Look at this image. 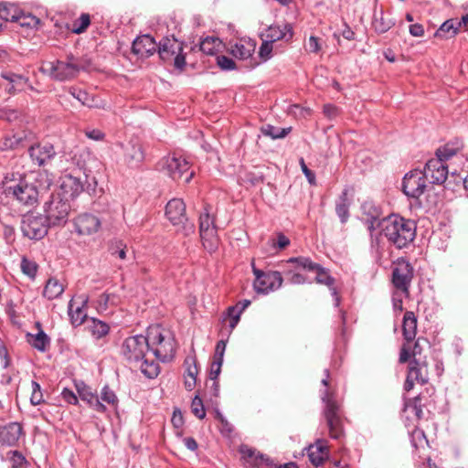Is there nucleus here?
I'll list each match as a JSON object with an SVG mask.
<instances>
[{"label":"nucleus","mask_w":468,"mask_h":468,"mask_svg":"<svg viewBox=\"0 0 468 468\" xmlns=\"http://www.w3.org/2000/svg\"><path fill=\"white\" fill-rule=\"evenodd\" d=\"M369 209V210H372V216L371 217H366V218H363V222L364 223H367V222H373V223H378V222H381V219L380 217H381V210L379 207H376L374 204L370 203V202H366L362 205V210L363 211H366L367 209Z\"/></svg>","instance_id":"603ef678"},{"label":"nucleus","mask_w":468,"mask_h":468,"mask_svg":"<svg viewBox=\"0 0 468 468\" xmlns=\"http://www.w3.org/2000/svg\"><path fill=\"white\" fill-rule=\"evenodd\" d=\"M96 303V307L99 311H106L110 305L118 304L119 297L114 293L105 292L99 296Z\"/></svg>","instance_id":"a18cd8bd"},{"label":"nucleus","mask_w":468,"mask_h":468,"mask_svg":"<svg viewBox=\"0 0 468 468\" xmlns=\"http://www.w3.org/2000/svg\"><path fill=\"white\" fill-rule=\"evenodd\" d=\"M408 375L410 378L415 379L416 383L426 384L429 380L427 363L419 358H412L410 360Z\"/></svg>","instance_id":"393cba45"},{"label":"nucleus","mask_w":468,"mask_h":468,"mask_svg":"<svg viewBox=\"0 0 468 468\" xmlns=\"http://www.w3.org/2000/svg\"><path fill=\"white\" fill-rule=\"evenodd\" d=\"M148 342L149 351H152L156 358L165 362L175 356V343L170 334L159 324L150 325L145 336Z\"/></svg>","instance_id":"20e7f679"},{"label":"nucleus","mask_w":468,"mask_h":468,"mask_svg":"<svg viewBox=\"0 0 468 468\" xmlns=\"http://www.w3.org/2000/svg\"><path fill=\"white\" fill-rule=\"evenodd\" d=\"M78 395L81 400L88 403V405L94 410L104 413L106 407L101 403L95 392L92 391L91 388L87 386L84 382L80 381L75 384Z\"/></svg>","instance_id":"6ab92c4d"},{"label":"nucleus","mask_w":468,"mask_h":468,"mask_svg":"<svg viewBox=\"0 0 468 468\" xmlns=\"http://www.w3.org/2000/svg\"><path fill=\"white\" fill-rule=\"evenodd\" d=\"M185 366L186 367L185 376L188 377V378H197V374H198V367H197V358L195 356H187L185 359Z\"/></svg>","instance_id":"4d7b16f0"},{"label":"nucleus","mask_w":468,"mask_h":468,"mask_svg":"<svg viewBox=\"0 0 468 468\" xmlns=\"http://www.w3.org/2000/svg\"><path fill=\"white\" fill-rule=\"evenodd\" d=\"M394 24L395 23L392 19L385 16L382 9L379 12L375 11L372 27L377 33H386L394 26Z\"/></svg>","instance_id":"72a5a7b5"},{"label":"nucleus","mask_w":468,"mask_h":468,"mask_svg":"<svg viewBox=\"0 0 468 468\" xmlns=\"http://www.w3.org/2000/svg\"><path fill=\"white\" fill-rule=\"evenodd\" d=\"M239 305L230 306L228 308L227 316L229 318V327L232 331L239 322L240 311H238Z\"/></svg>","instance_id":"052dcab7"},{"label":"nucleus","mask_w":468,"mask_h":468,"mask_svg":"<svg viewBox=\"0 0 468 468\" xmlns=\"http://www.w3.org/2000/svg\"><path fill=\"white\" fill-rule=\"evenodd\" d=\"M241 453L247 459L249 468L258 465L260 468L270 467L273 465L272 461L263 454H255V451L250 448L242 449Z\"/></svg>","instance_id":"7c9ffc66"},{"label":"nucleus","mask_w":468,"mask_h":468,"mask_svg":"<svg viewBox=\"0 0 468 468\" xmlns=\"http://www.w3.org/2000/svg\"><path fill=\"white\" fill-rule=\"evenodd\" d=\"M88 328L92 336L96 339L106 336L110 332L109 324L96 318L90 319Z\"/></svg>","instance_id":"58836bf2"},{"label":"nucleus","mask_w":468,"mask_h":468,"mask_svg":"<svg viewBox=\"0 0 468 468\" xmlns=\"http://www.w3.org/2000/svg\"><path fill=\"white\" fill-rule=\"evenodd\" d=\"M47 222L45 217L28 215L22 221V232L30 239H41L48 233Z\"/></svg>","instance_id":"4468645a"},{"label":"nucleus","mask_w":468,"mask_h":468,"mask_svg":"<svg viewBox=\"0 0 468 468\" xmlns=\"http://www.w3.org/2000/svg\"><path fill=\"white\" fill-rule=\"evenodd\" d=\"M7 459L11 468H27L29 466L26 457L18 451H10L7 453Z\"/></svg>","instance_id":"09e8293b"},{"label":"nucleus","mask_w":468,"mask_h":468,"mask_svg":"<svg viewBox=\"0 0 468 468\" xmlns=\"http://www.w3.org/2000/svg\"><path fill=\"white\" fill-rule=\"evenodd\" d=\"M12 10L14 11V15L8 16L6 19L10 20V22L16 23L21 27L27 28H37L40 23L39 18L33 16L30 13H24L17 6H12Z\"/></svg>","instance_id":"b1692460"},{"label":"nucleus","mask_w":468,"mask_h":468,"mask_svg":"<svg viewBox=\"0 0 468 468\" xmlns=\"http://www.w3.org/2000/svg\"><path fill=\"white\" fill-rule=\"evenodd\" d=\"M148 342L149 351H152L156 358L165 362L175 356V343L170 334L159 324L150 325L145 336Z\"/></svg>","instance_id":"7ed1b4c3"},{"label":"nucleus","mask_w":468,"mask_h":468,"mask_svg":"<svg viewBox=\"0 0 468 468\" xmlns=\"http://www.w3.org/2000/svg\"><path fill=\"white\" fill-rule=\"evenodd\" d=\"M159 165L161 170L176 181L182 179L186 175L184 181L189 183L194 176L193 172H189L190 165L187 160L182 156H177L176 154L164 157L159 162Z\"/></svg>","instance_id":"6e6552de"},{"label":"nucleus","mask_w":468,"mask_h":468,"mask_svg":"<svg viewBox=\"0 0 468 468\" xmlns=\"http://www.w3.org/2000/svg\"><path fill=\"white\" fill-rule=\"evenodd\" d=\"M417 334V317L411 311L404 314L402 321V335L407 343L411 342Z\"/></svg>","instance_id":"c756f323"},{"label":"nucleus","mask_w":468,"mask_h":468,"mask_svg":"<svg viewBox=\"0 0 468 468\" xmlns=\"http://www.w3.org/2000/svg\"><path fill=\"white\" fill-rule=\"evenodd\" d=\"M347 190L345 189L335 204V212L342 223H346L349 218L350 201L347 197Z\"/></svg>","instance_id":"e433bc0d"},{"label":"nucleus","mask_w":468,"mask_h":468,"mask_svg":"<svg viewBox=\"0 0 468 468\" xmlns=\"http://www.w3.org/2000/svg\"><path fill=\"white\" fill-rule=\"evenodd\" d=\"M215 220L209 215L207 208H205V211L200 214L199 217V233H203L208 230L216 229Z\"/></svg>","instance_id":"3c124183"},{"label":"nucleus","mask_w":468,"mask_h":468,"mask_svg":"<svg viewBox=\"0 0 468 468\" xmlns=\"http://www.w3.org/2000/svg\"><path fill=\"white\" fill-rule=\"evenodd\" d=\"M199 234L204 249L209 253L215 252L218 250L219 244L217 229Z\"/></svg>","instance_id":"c9c22d12"},{"label":"nucleus","mask_w":468,"mask_h":468,"mask_svg":"<svg viewBox=\"0 0 468 468\" xmlns=\"http://www.w3.org/2000/svg\"><path fill=\"white\" fill-rule=\"evenodd\" d=\"M2 88H4L10 95L23 91L26 88H28L33 91H37L31 84H29L28 78L13 72L2 73Z\"/></svg>","instance_id":"a211bd4d"},{"label":"nucleus","mask_w":468,"mask_h":468,"mask_svg":"<svg viewBox=\"0 0 468 468\" xmlns=\"http://www.w3.org/2000/svg\"><path fill=\"white\" fill-rule=\"evenodd\" d=\"M71 207L61 193H52L44 204L45 218L49 226L64 225L68 221Z\"/></svg>","instance_id":"0eeeda50"},{"label":"nucleus","mask_w":468,"mask_h":468,"mask_svg":"<svg viewBox=\"0 0 468 468\" xmlns=\"http://www.w3.org/2000/svg\"><path fill=\"white\" fill-rule=\"evenodd\" d=\"M157 48L154 37L150 35H143L133 40L132 50L141 58H148L155 52Z\"/></svg>","instance_id":"412c9836"},{"label":"nucleus","mask_w":468,"mask_h":468,"mask_svg":"<svg viewBox=\"0 0 468 468\" xmlns=\"http://www.w3.org/2000/svg\"><path fill=\"white\" fill-rule=\"evenodd\" d=\"M101 399L102 401L115 407L118 405V398L115 392L110 388L108 385H105L101 392Z\"/></svg>","instance_id":"5fc2aeb1"},{"label":"nucleus","mask_w":468,"mask_h":468,"mask_svg":"<svg viewBox=\"0 0 468 468\" xmlns=\"http://www.w3.org/2000/svg\"><path fill=\"white\" fill-rule=\"evenodd\" d=\"M28 154L33 164L44 166L55 158L57 153L52 144L43 142L31 145Z\"/></svg>","instance_id":"dca6fc26"},{"label":"nucleus","mask_w":468,"mask_h":468,"mask_svg":"<svg viewBox=\"0 0 468 468\" xmlns=\"http://www.w3.org/2000/svg\"><path fill=\"white\" fill-rule=\"evenodd\" d=\"M322 401L324 404L323 416L332 439L340 440L345 435L344 412L341 404L328 390L322 393Z\"/></svg>","instance_id":"39448f33"},{"label":"nucleus","mask_w":468,"mask_h":468,"mask_svg":"<svg viewBox=\"0 0 468 468\" xmlns=\"http://www.w3.org/2000/svg\"><path fill=\"white\" fill-rule=\"evenodd\" d=\"M88 303V297H81V305L74 308V300L71 299L69 303V315L70 317V322L74 326H79L84 323L87 318V313L85 310V306Z\"/></svg>","instance_id":"c85d7f7f"},{"label":"nucleus","mask_w":468,"mask_h":468,"mask_svg":"<svg viewBox=\"0 0 468 468\" xmlns=\"http://www.w3.org/2000/svg\"><path fill=\"white\" fill-rule=\"evenodd\" d=\"M148 351V342L143 335L129 336L121 346L122 357L132 366L139 365L141 372L152 379L158 376L160 368L158 363L146 358Z\"/></svg>","instance_id":"f257e3e1"},{"label":"nucleus","mask_w":468,"mask_h":468,"mask_svg":"<svg viewBox=\"0 0 468 468\" xmlns=\"http://www.w3.org/2000/svg\"><path fill=\"white\" fill-rule=\"evenodd\" d=\"M158 54L164 61H174L176 69H182L186 65L183 55V44L175 37H164L158 45Z\"/></svg>","instance_id":"9d476101"},{"label":"nucleus","mask_w":468,"mask_h":468,"mask_svg":"<svg viewBox=\"0 0 468 468\" xmlns=\"http://www.w3.org/2000/svg\"><path fill=\"white\" fill-rule=\"evenodd\" d=\"M415 221L392 214L382 218L381 234L398 250L408 248L415 239Z\"/></svg>","instance_id":"f03ea898"},{"label":"nucleus","mask_w":468,"mask_h":468,"mask_svg":"<svg viewBox=\"0 0 468 468\" xmlns=\"http://www.w3.org/2000/svg\"><path fill=\"white\" fill-rule=\"evenodd\" d=\"M425 173L426 180L431 184L441 185L444 183L448 176V166L441 158L430 159L422 170Z\"/></svg>","instance_id":"f3484780"},{"label":"nucleus","mask_w":468,"mask_h":468,"mask_svg":"<svg viewBox=\"0 0 468 468\" xmlns=\"http://www.w3.org/2000/svg\"><path fill=\"white\" fill-rule=\"evenodd\" d=\"M61 397L64 401L68 402L71 405H77L79 403V399L77 395L69 388H63L61 391Z\"/></svg>","instance_id":"338daca9"},{"label":"nucleus","mask_w":468,"mask_h":468,"mask_svg":"<svg viewBox=\"0 0 468 468\" xmlns=\"http://www.w3.org/2000/svg\"><path fill=\"white\" fill-rule=\"evenodd\" d=\"M221 46V41L218 37H207L199 45L200 50L207 55H215Z\"/></svg>","instance_id":"37998d69"},{"label":"nucleus","mask_w":468,"mask_h":468,"mask_svg":"<svg viewBox=\"0 0 468 468\" xmlns=\"http://www.w3.org/2000/svg\"><path fill=\"white\" fill-rule=\"evenodd\" d=\"M291 130H292L291 127L279 128V127H275L271 124H266V125L262 126L261 133L264 135L269 136L272 139H282V138L286 137L287 134L291 132Z\"/></svg>","instance_id":"c03bdc74"},{"label":"nucleus","mask_w":468,"mask_h":468,"mask_svg":"<svg viewBox=\"0 0 468 468\" xmlns=\"http://www.w3.org/2000/svg\"><path fill=\"white\" fill-rule=\"evenodd\" d=\"M328 453L327 443L324 440L319 439L314 444H312L307 448V456L309 461L314 466L321 465L328 457Z\"/></svg>","instance_id":"5701e85b"},{"label":"nucleus","mask_w":468,"mask_h":468,"mask_svg":"<svg viewBox=\"0 0 468 468\" xmlns=\"http://www.w3.org/2000/svg\"><path fill=\"white\" fill-rule=\"evenodd\" d=\"M410 442L413 448L418 449L419 446L426 442L424 431L420 429L415 428L410 434Z\"/></svg>","instance_id":"13d9d810"},{"label":"nucleus","mask_w":468,"mask_h":468,"mask_svg":"<svg viewBox=\"0 0 468 468\" xmlns=\"http://www.w3.org/2000/svg\"><path fill=\"white\" fill-rule=\"evenodd\" d=\"M191 410L193 414L202 420L206 417V410L204 408V404L199 396H195L191 403Z\"/></svg>","instance_id":"6e6d98bb"},{"label":"nucleus","mask_w":468,"mask_h":468,"mask_svg":"<svg viewBox=\"0 0 468 468\" xmlns=\"http://www.w3.org/2000/svg\"><path fill=\"white\" fill-rule=\"evenodd\" d=\"M284 274L289 282L292 284H303L306 282V278L294 271L285 270Z\"/></svg>","instance_id":"e2e57ef3"},{"label":"nucleus","mask_w":468,"mask_h":468,"mask_svg":"<svg viewBox=\"0 0 468 468\" xmlns=\"http://www.w3.org/2000/svg\"><path fill=\"white\" fill-rule=\"evenodd\" d=\"M165 216L174 225H180L186 219V205L180 198H173L166 204Z\"/></svg>","instance_id":"aec40b11"},{"label":"nucleus","mask_w":468,"mask_h":468,"mask_svg":"<svg viewBox=\"0 0 468 468\" xmlns=\"http://www.w3.org/2000/svg\"><path fill=\"white\" fill-rule=\"evenodd\" d=\"M144 157V150L138 141L131 140L124 147V161L129 166L139 167Z\"/></svg>","instance_id":"4be33fe9"},{"label":"nucleus","mask_w":468,"mask_h":468,"mask_svg":"<svg viewBox=\"0 0 468 468\" xmlns=\"http://www.w3.org/2000/svg\"><path fill=\"white\" fill-rule=\"evenodd\" d=\"M63 188H69L70 196H76L84 190V184L81 179L72 175H66L62 183Z\"/></svg>","instance_id":"ea45409f"},{"label":"nucleus","mask_w":468,"mask_h":468,"mask_svg":"<svg viewBox=\"0 0 468 468\" xmlns=\"http://www.w3.org/2000/svg\"><path fill=\"white\" fill-rule=\"evenodd\" d=\"M22 435V427L18 422H11L2 428V444H16Z\"/></svg>","instance_id":"2f4dec72"},{"label":"nucleus","mask_w":468,"mask_h":468,"mask_svg":"<svg viewBox=\"0 0 468 468\" xmlns=\"http://www.w3.org/2000/svg\"><path fill=\"white\" fill-rule=\"evenodd\" d=\"M75 231L80 236H90L99 231L101 219L92 213H81L74 218Z\"/></svg>","instance_id":"2eb2a0df"},{"label":"nucleus","mask_w":468,"mask_h":468,"mask_svg":"<svg viewBox=\"0 0 468 468\" xmlns=\"http://www.w3.org/2000/svg\"><path fill=\"white\" fill-rule=\"evenodd\" d=\"M217 64L223 70H232L236 69L235 61L232 58L226 56H218Z\"/></svg>","instance_id":"0e129e2a"},{"label":"nucleus","mask_w":468,"mask_h":468,"mask_svg":"<svg viewBox=\"0 0 468 468\" xmlns=\"http://www.w3.org/2000/svg\"><path fill=\"white\" fill-rule=\"evenodd\" d=\"M50 76L57 80H68L77 76L80 70H88L90 61H74L73 57H69L67 61L57 60L50 63Z\"/></svg>","instance_id":"1a4fd4ad"},{"label":"nucleus","mask_w":468,"mask_h":468,"mask_svg":"<svg viewBox=\"0 0 468 468\" xmlns=\"http://www.w3.org/2000/svg\"><path fill=\"white\" fill-rule=\"evenodd\" d=\"M8 296L9 299L7 300L6 303L5 313L9 316L13 324H17L16 309H18L23 303L22 292L16 287L10 288L8 292Z\"/></svg>","instance_id":"cd10ccee"},{"label":"nucleus","mask_w":468,"mask_h":468,"mask_svg":"<svg viewBox=\"0 0 468 468\" xmlns=\"http://www.w3.org/2000/svg\"><path fill=\"white\" fill-rule=\"evenodd\" d=\"M68 92L84 106H88L90 108L96 106L94 97L84 90L76 87H69L68 89Z\"/></svg>","instance_id":"79ce46f5"},{"label":"nucleus","mask_w":468,"mask_h":468,"mask_svg":"<svg viewBox=\"0 0 468 468\" xmlns=\"http://www.w3.org/2000/svg\"><path fill=\"white\" fill-rule=\"evenodd\" d=\"M2 193L6 197H12L19 203L27 206H33L37 203L38 191L35 184L28 183L21 178L18 182H9L8 176L2 181Z\"/></svg>","instance_id":"423d86ee"},{"label":"nucleus","mask_w":468,"mask_h":468,"mask_svg":"<svg viewBox=\"0 0 468 468\" xmlns=\"http://www.w3.org/2000/svg\"><path fill=\"white\" fill-rule=\"evenodd\" d=\"M425 173L414 169L408 172L402 180V191L410 198L419 199L427 187Z\"/></svg>","instance_id":"ddd939ff"},{"label":"nucleus","mask_w":468,"mask_h":468,"mask_svg":"<svg viewBox=\"0 0 468 468\" xmlns=\"http://www.w3.org/2000/svg\"><path fill=\"white\" fill-rule=\"evenodd\" d=\"M462 145L459 142L448 143L436 151V158H441L444 163L457 154Z\"/></svg>","instance_id":"a19ab883"},{"label":"nucleus","mask_w":468,"mask_h":468,"mask_svg":"<svg viewBox=\"0 0 468 468\" xmlns=\"http://www.w3.org/2000/svg\"><path fill=\"white\" fill-rule=\"evenodd\" d=\"M20 269L25 275H27L30 280L34 281L37 277L38 265L37 262L30 261L24 256L21 259Z\"/></svg>","instance_id":"de8ad7c7"},{"label":"nucleus","mask_w":468,"mask_h":468,"mask_svg":"<svg viewBox=\"0 0 468 468\" xmlns=\"http://www.w3.org/2000/svg\"><path fill=\"white\" fill-rule=\"evenodd\" d=\"M31 388H32V393L30 397V402L32 405H39L44 401L43 394L41 391L40 385L35 381L32 380L31 382Z\"/></svg>","instance_id":"bf43d9fd"},{"label":"nucleus","mask_w":468,"mask_h":468,"mask_svg":"<svg viewBox=\"0 0 468 468\" xmlns=\"http://www.w3.org/2000/svg\"><path fill=\"white\" fill-rule=\"evenodd\" d=\"M85 135L93 141H103L105 138V133L100 129H90L87 128L84 131Z\"/></svg>","instance_id":"774afa93"},{"label":"nucleus","mask_w":468,"mask_h":468,"mask_svg":"<svg viewBox=\"0 0 468 468\" xmlns=\"http://www.w3.org/2000/svg\"><path fill=\"white\" fill-rule=\"evenodd\" d=\"M459 31L457 21L454 19H448L437 29L434 36L441 38H450L454 37Z\"/></svg>","instance_id":"4c0bfd02"},{"label":"nucleus","mask_w":468,"mask_h":468,"mask_svg":"<svg viewBox=\"0 0 468 468\" xmlns=\"http://www.w3.org/2000/svg\"><path fill=\"white\" fill-rule=\"evenodd\" d=\"M312 271L316 272L315 282L317 283L330 286L332 283L335 282V278L330 275L329 271L318 263L316 264V268Z\"/></svg>","instance_id":"49530a36"},{"label":"nucleus","mask_w":468,"mask_h":468,"mask_svg":"<svg viewBox=\"0 0 468 468\" xmlns=\"http://www.w3.org/2000/svg\"><path fill=\"white\" fill-rule=\"evenodd\" d=\"M23 136L21 134H16L12 137L5 136V141L2 143V150L4 149H15L22 142Z\"/></svg>","instance_id":"680f3d73"},{"label":"nucleus","mask_w":468,"mask_h":468,"mask_svg":"<svg viewBox=\"0 0 468 468\" xmlns=\"http://www.w3.org/2000/svg\"><path fill=\"white\" fill-rule=\"evenodd\" d=\"M27 342L37 350L45 352L50 345V339L43 330H39L37 334L27 335Z\"/></svg>","instance_id":"f704fd0d"},{"label":"nucleus","mask_w":468,"mask_h":468,"mask_svg":"<svg viewBox=\"0 0 468 468\" xmlns=\"http://www.w3.org/2000/svg\"><path fill=\"white\" fill-rule=\"evenodd\" d=\"M65 286L56 278H49L45 285L43 295L48 300H54L61 296Z\"/></svg>","instance_id":"473e14b6"},{"label":"nucleus","mask_w":468,"mask_h":468,"mask_svg":"<svg viewBox=\"0 0 468 468\" xmlns=\"http://www.w3.org/2000/svg\"><path fill=\"white\" fill-rule=\"evenodd\" d=\"M414 269L404 258L399 259L392 269V283L394 287L404 293L410 294V287L413 279Z\"/></svg>","instance_id":"9b49d317"},{"label":"nucleus","mask_w":468,"mask_h":468,"mask_svg":"<svg viewBox=\"0 0 468 468\" xmlns=\"http://www.w3.org/2000/svg\"><path fill=\"white\" fill-rule=\"evenodd\" d=\"M272 52V43L265 40L261 43L259 50V56L263 60L266 61L271 57Z\"/></svg>","instance_id":"69168bd1"},{"label":"nucleus","mask_w":468,"mask_h":468,"mask_svg":"<svg viewBox=\"0 0 468 468\" xmlns=\"http://www.w3.org/2000/svg\"><path fill=\"white\" fill-rule=\"evenodd\" d=\"M292 27L290 24H284L283 26H271L266 31V38L271 43L282 39L289 42L292 39Z\"/></svg>","instance_id":"bb28decb"},{"label":"nucleus","mask_w":468,"mask_h":468,"mask_svg":"<svg viewBox=\"0 0 468 468\" xmlns=\"http://www.w3.org/2000/svg\"><path fill=\"white\" fill-rule=\"evenodd\" d=\"M256 42L250 38H241L230 48V53L239 59H247L252 56Z\"/></svg>","instance_id":"a878e982"},{"label":"nucleus","mask_w":468,"mask_h":468,"mask_svg":"<svg viewBox=\"0 0 468 468\" xmlns=\"http://www.w3.org/2000/svg\"><path fill=\"white\" fill-rule=\"evenodd\" d=\"M90 25V16L89 14H81L80 16L73 21L70 30L75 34H81L86 31Z\"/></svg>","instance_id":"8fccbe9b"},{"label":"nucleus","mask_w":468,"mask_h":468,"mask_svg":"<svg viewBox=\"0 0 468 468\" xmlns=\"http://www.w3.org/2000/svg\"><path fill=\"white\" fill-rule=\"evenodd\" d=\"M251 265L253 274L255 275L254 288L257 292L267 294L282 286L283 279L280 271H263L257 269L253 262Z\"/></svg>","instance_id":"f8f14e48"},{"label":"nucleus","mask_w":468,"mask_h":468,"mask_svg":"<svg viewBox=\"0 0 468 468\" xmlns=\"http://www.w3.org/2000/svg\"><path fill=\"white\" fill-rule=\"evenodd\" d=\"M287 263H294V264H296L297 267L304 269V270H308L310 271H312L314 268H316V264H317L315 262H313L310 258L302 257V256L290 258L287 261Z\"/></svg>","instance_id":"864d4df0"}]
</instances>
